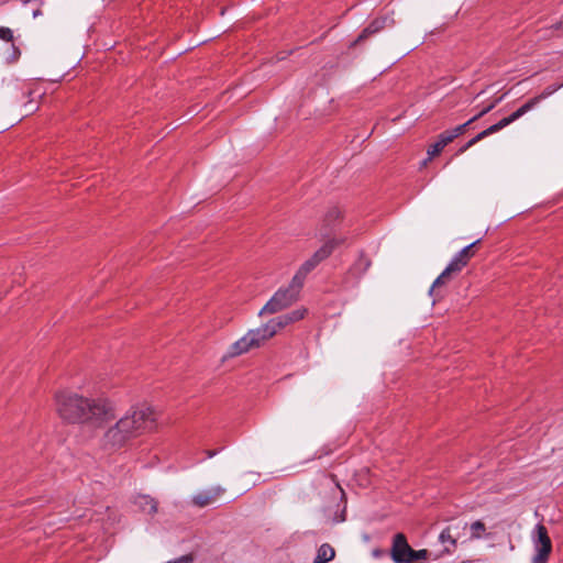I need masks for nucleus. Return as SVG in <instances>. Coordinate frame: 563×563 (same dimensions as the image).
<instances>
[{
    "instance_id": "nucleus-1",
    "label": "nucleus",
    "mask_w": 563,
    "mask_h": 563,
    "mask_svg": "<svg viewBox=\"0 0 563 563\" xmlns=\"http://www.w3.org/2000/svg\"><path fill=\"white\" fill-rule=\"evenodd\" d=\"M55 410L64 421L88 429H100L115 417V407L109 399L67 391L55 395Z\"/></svg>"
},
{
    "instance_id": "nucleus-2",
    "label": "nucleus",
    "mask_w": 563,
    "mask_h": 563,
    "mask_svg": "<svg viewBox=\"0 0 563 563\" xmlns=\"http://www.w3.org/2000/svg\"><path fill=\"white\" fill-rule=\"evenodd\" d=\"M155 422L156 413L150 405L133 406L104 431L102 445L110 450L121 449L131 439L153 430Z\"/></svg>"
},
{
    "instance_id": "nucleus-3",
    "label": "nucleus",
    "mask_w": 563,
    "mask_h": 563,
    "mask_svg": "<svg viewBox=\"0 0 563 563\" xmlns=\"http://www.w3.org/2000/svg\"><path fill=\"white\" fill-rule=\"evenodd\" d=\"M306 314L307 309L299 308L289 313L269 320L262 328L250 330L244 336H242L231 346L230 354L232 356H236L244 354L252 349L260 347L264 342L273 338L282 329L302 320Z\"/></svg>"
},
{
    "instance_id": "nucleus-4",
    "label": "nucleus",
    "mask_w": 563,
    "mask_h": 563,
    "mask_svg": "<svg viewBox=\"0 0 563 563\" xmlns=\"http://www.w3.org/2000/svg\"><path fill=\"white\" fill-rule=\"evenodd\" d=\"M301 287H295V282L291 280L287 288H282L275 292L269 301L261 309L260 316L273 314L289 307L298 298Z\"/></svg>"
},
{
    "instance_id": "nucleus-5",
    "label": "nucleus",
    "mask_w": 563,
    "mask_h": 563,
    "mask_svg": "<svg viewBox=\"0 0 563 563\" xmlns=\"http://www.w3.org/2000/svg\"><path fill=\"white\" fill-rule=\"evenodd\" d=\"M534 555L531 563H548L552 552V541L543 525H537L532 533Z\"/></svg>"
},
{
    "instance_id": "nucleus-6",
    "label": "nucleus",
    "mask_w": 563,
    "mask_h": 563,
    "mask_svg": "<svg viewBox=\"0 0 563 563\" xmlns=\"http://www.w3.org/2000/svg\"><path fill=\"white\" fill-rule=\"evenodd\" d=\"M558 90L556 86H550L545 88L540 95L531 98L528 100L525 104H522L519 109H517L515 112H512L509 117L504 118V124H510L525 115L527 112L536 108L542 100L550 97L552 93H554Z\"/></svg>"
},
{
    "instance_id": "nucleus-7",
    "label": "nucleus",
    "mask_w": 563,
    "mask_h": 563,
    "mask_svg": "<svg viewBox=\"0 0 563 563\" xmlns=\"http://www.w3.org/2000/svg\"><path fill=\"white\" fill-rule=\"evenodd\" d=\"M411 553V547L408 544L404 533L395 534L393 539V545L390 550L391 559L395 563H406L410 561L408 559Z\"/></svg>"
},
{
    "instance_id": "nucleus-8",
    "label": "nucleus",
    "mask_w": 563,
    "mask_h": 563,
    "mask_svg": "<svg viewBox=\"0 0 563 563\" xmlns=\"http://www.w3.org/2000/svg\"><path fill=\"white\" fill-rule=\"evenodd\" d=\"M225 493V488L220 485L200 492L192 497V504L198 507H206L213 504Z\"/></svg>"
},
{
    "instance_id": "nucleus-9",
    "label": "nucleus",
    "mask_w": 563,
    "mask_h": 563,
    "mask_svg": "<svg viewBox=\"0 0 563 563\" xmlns=\"http://www.w3.org/2000/svg\"><path fill=\"white\" fill-rule=\"evenodd\" d=\"M479 241H476L464 249H462L454 258L450 262V264L460 273L468 263V261L474 256V246Z\"/></svg>"
},
{
    "instance_id": "nucleus-10",
    "label": "nucleus",
    "mask_w": 563,
    "mask_h": 563,
    "mask_svg": "<svg viewBox=\"0 0 563 563\" xmlns=\"http://www.w3.org/2000/svg\"><path fill=\"white\" fill-rule=\"evenodd\" d=\"M504 119H501L499 122H497L496 124H493L490 125L488 129L482 131L481 133H478L475 137H473L472 140H470L461 150H460V153H463L465 152L466 150H468L470 147H472L473 145H475L477 142H479L481 140L485 139L486 136L488 135H492L498 131H500L501 129L506 128L508 124H504Z\"/></svg>"
},
{
    "instance_id": "nucleus-11",
    "label": "nucleus",
    "mask_w": 563,
    "mask_h": 563,
    "mask_svg": "<svg viewBox=\"0 0 563 563\" xmlns=\"http://www.w3.org/2000/svg\"><path fill=\"white\" fill-rule=\"evenodd\" d=\"M456 274H459V272L451 264H449L446 268L433 282L429 291L430 295L434 296L437 289H439L442 286H445Z\"/></svg>"
},
{
    "instance_id": "nucleus-12",
    "label": "nucleus",
    "mask_w": 563,
    "mask_h": 563,
    "mask_svg": "<svg viewBox=\"0 0 563 563\" xmlns=\"http://www.w3.org/2000/svg\"><path fill=\"white\" fill-rule=\"evenodd\" d=\"M319 264L312 256L307 260L298 269L291 280L295 282V287H302L306 276Z\"/></svg>"
},
{
    "instance_id": "nucleus-13",
    "label": "nucleus",
    "mask_w": 563,
    "mask_h": 563,
    "mask_svg": "<svg viewBox=\"0 0 563 563\" xmlns=\"http://www.w3.org/2000/svg\"><path fill=\"white\" fill-rule=\"evenodd\" d=\"M450 143L451 136L445 135L444 132L441 133L439 135L438 141L428 147V158L423 164L426 165L428 161H431L434 156L439 155L442 152V150Z\"/></svg>"
},
{
    "instance_id": "nucleus-14",
    "label": "nucleus",
    "mask_w": 563,
    "mask_h": 563,
    "mask_svg": "<svg viewBox=\"0 0 563 563\" xmlns=\"http://www.w3.org/2000/svg\"><path fill=\"white\" fill-rule=\"evenodd\" d=\"M439 540L444 547L443 551L439 553V554H441V556L443 554L450 553L452 551V549H454L456 547V539L452 534V527H448L446 529H444L440 533Z\"/></svg>"
},
{
    "instance_id": "nucleus-15",
    "label": "nucleus",
    "mask_w": 563,
    "mask_h": 563,
    "mask_svg": "<svg viewBox=\"0 0 563 563\" xmlns=\"http://www.w3.org/2000/svg\"><path fill=\"white\" fill-rule=\"evenodd\" d=\"M136 506L145 514L153 515L157 511V501L147 495L137 496Z\"/></svg>"
},
{
    "instance_id": "nucleus-16",
    "label": "nucleus",
    "mask_w": 563,
    "mask_h": 563,
    "mask_svg": "<svg viewBox=\"0 0 563 563\" xmlns=\"http://www.w3.org/2000/svg\"><path fill=\"white\" fill-rule=\"evenodd\" d=\"M441 556V554H433L431 551L427 550V549H422V550H413L411 548V553L409 554L408 559H410V561H407L406 563H421V562H426L427 560H437Z\"/></svg>"
},
{
    "instance_id": "nucleus-17",
    "label": "nucleus",
    "mask_w": 563,
    "mask_h": 563,
    "mask_svg": "<svg viewBox=\"0 0 563 563\" xmlns=\"http://www.w3.org/2000/svg\"><path fill=\"white\" fill-rule=\"evenodd\" d=\"M338 244L339 242L334 239L327 241L318 251H316L312 257L317 262L321 263L323 260L331 255Z\"/></svg>"
},
{
    "instance_id": "nucleus-18",
    "label": "nucleus",
    "mask_w": 563,
    "mask_h": 563,
    "mask_svg": "<svg viewBox=\"0 0 563 563\" xmlns=\"http://www.w3.org/2000/svg\"><path fill=\"white\" fill-rule=\"evenodd\" d=\"M334 555H335L334 549L330 544L324 543L318 549V553H317V556H316L313 563L330 562L331 560H333Z\"/></svg>"
},
{
    "instance_id": "nucleus-19",
    "label": "nucleus",
    "mask_w": 563,
    "mask_h": 563,
    "mask_svg": "<svg viewBox=\"0 0 563 563\" xmlns=\"http://www.w3.org/2000/svg\"><path fill=\"white\" fill-rule=\"evenodd\" d=\"M385 21H386L385 19H377V20L373 21L366 29H364L362 31V33L358 35L355 43L361 42V41L367 38L368 36L377 33L379 30H382L384 27Z\"/></svg>"
},
{
    "instance_id": "nucleus-20",
    "label": "nucleus",
    "mask_w": 563,
    "mask_h": 563,
    "mask_svg": "<svg viewBox=\"0 0 563 563\" xmlns=\"http://www.w3.org/2000/svg\"><path fill=\"white\" fill-rule=\"evenodd\" d=\"M471 536L473 539H482L484 537H486V527L484 525V522L477 520V521H474L471 527Z\"/></svg>"
},
{
    "instance_id": "nucleus-21",
    "label": "nucleus",
    "mask_w": 563,
    "mask_h": 563,
    "mask_svg": "<svg viewBox=\"0 0 563 563\" xmlns=\"http://www.w3.org/2000/svg\"><path fill=\"white\" fill-rule=\"evenodd\" d=\"M472 122H470V120H468L466 123L461 124V125L454 128L452 131H445L444 133H445V135L451 136V142H452L455 137H457L459 135L463 134L465 132L466 128Z\"/></svg>"
},
{
    "instance_id": "nucleus-22",
    "label": "nucleus",
    "mask_w": 563,
    "mask_h": 563,
    "mask_svg": "<svg viewBox=\"0 0 563 563\" xmlns=\"http://www.w3.org/2000/svg\"><path fill=\"white\" fill-rule=\"evenodd\" d=\"M0 40L5 42H12L13 31L9 27L0 26Z\"/></svg>"
},
{
    "instance_id": "nucleus-23",
    "label": "nucleus",
    "mask_w": 563,
    "mask_h": 563,
    "mask_svg": "<svg viewBox=\"0 0 563 563\" xmlns=\"http://www.w3.org/2000/svg\"><path fill=\"white\" fill-rule=\"evenodd\" d=\"M341 216V211L338 209V208H332L328 211L327 216H325V221L327 222H330V221H333L335 219H339Z\"/></svg>"
},
{
    "instance_id": "nucleus-24",
    "label": "nucleus",
    "mask_w": 563,
    "mask_h": 563,
    "mask_svg": "<svg viewBox=\"0 0 563 563\" xmlns=\"http://www.w3.org/2000/svg\"><path fill=\"white\" fill-rule=\"evenodd\" d=\"M494 107H495V104L493 103L486 108H483V110L481 112H478L476 115H474L472 119H470V122H475L477 119H479L481 117H483L484 114L489 112Z\"/></svg>"
},
{
    "instance_id": "nucleus-25",
    "label": "nucleus",
    "mask_w": 563,
    "mask_h": 563,
    "mask_svg": "<svg viewBox=\"0 0 563 563\" xmlns=\"http://www.w3.org/2000/svg\"><path fill=\"white\" fill-rule=\"evenodd\" d=\"M373 555L378 558V556H382L384 555V551L383 550H379V549H376L373 551Z\"/></svg>"
},
{
    "instance_id": "nucleus-26",
    "label": "nucleus",
    "mask_w": 563,
    "mask_h": 563,
    "mask_svg": "<svg viewBox=\"0 0 563 563\" xmlns=\"http://www.w3.org/2000/svg\"><path fill=\"white\" fill-rule=\"evenodd\" d=\"M216 453H217V452H216V451H212V450H207V451H206V455H207V457H208V459L213 457V456L216 455Z\"/></svg>"
},
{
    "instance_id": "nucleus-27",
    "label": "nucleus",
    "mask_w": 563,
    "mask_h": 563,
    "mask_svg": "<svg viewBox=\"0 0 563 563\" xmlns=\"http://www.w3.org/2000/svg\"><path fill=\"white\" fill-rule=\"evenodd\" d=\"M555 29H556V30H563V21H561L560 23H558V24L555 25Z\"/></svg>"
},
{
    "instance_id": "nucleus-28",
    "label": "nucleus",
    "mask_w": 563,
    "mask_h": 563,
    "mask_svg": "<svg viewBox=\"0 0 563 563\" xmlns=\"http://www.w3.org/2000/svg\"><path fill=\"white\" fill-rule=\"evenodd\" d=\"M335 486H336V488L339 489V492H340V494H341V497H343V496H344V492H343V489H342L338 484H335Z\"/></svg>"
}]
</instances>
